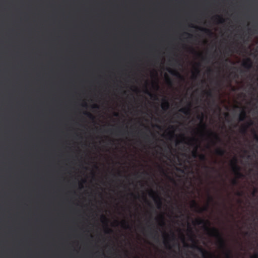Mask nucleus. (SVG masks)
<instances>
[{"instance_id": "nucleus-32", "label": "nucleus", "mask_w": 258, "mask_h": 258, "mask_svg": "<svg viewBox=\"0 0 258 258\" xmlns=\"http://www.w3.org/2000/svg\"><path fill=\"white\" fill-rule=\"evenodd\" d=\"M145 93L149 95H150L151 97L153 95L150 92V91L148 89H146Z\"/></svg>"}, {"instance_id": "nucleus-39", "label": "nucleus", "mask_w": 258, "mask_h": 258, "mask_svg": "<svg viewBox=\"0 0 258 258\" xmlns=\"http://www.w3.org/2000/svg\"><path fill=\"white\" fill-rule=\"evenodd\" d=\"M159 167L160 169L162 171V172L164 173V171L163 168L162 167L160 166H159Z\"/></svg>"}, {"instance_id": "nucleus-13", "label": "nucleus", "mask_w": 258, "mask_h": 258, "mask_svg": "<svg viewBox=\"0 0 258 258\" xmlns=\"http://www.w3.org/2000/svg\"><path fill=\"white\" fill-rule=\"evenodd\" d=\"M197 49H183V50H196ZM214 50H217V49H214ZM219 50H221L222 49H219ZM223 50H227V49H223ZM242 49H227L229 51L231 52H238V50H242ZM244 50H248V49H243ZM249 50H254V49H249ZM257 50V49H255ZM171 50H182V49H171Z\"/></svg>"}, {"instance_id": "nucleus-46", "label": "nucleus", "mask_w": 258, "mask_h": 258, "mask_svg": "<svg viewBox=\"0 0 258 258\" xmlns=\"http://www.w3.org/2000/svg\"><path fill=\"white\" fill-rule=\"evenodd\" d=\"M200 71L199 70V69H196V72H197V74H198L199 73Z\"/></svg>"}, {"instance_id": "nucleus-57", "label": "nucleus", "mask_w": 258, "mask_h": 258, "mask_svg": "<svg viewBox=\"0 0 258 258\" xmlns=\"http://www.w3.org/2000/svg\"><path fill=\"white\" fill-rule=\"evenodd\" d=\"M118 175L119 176H120V174L119 173H118Z\"/></svg>"}, {"instance_id": "nucleus-38", "label": "nucleus", "mask_w": 258, "mask_h": 258, "mask_svg": "<svg viewBox=\"0 0 258 258\" xmlns=\"http://www.w3.org/2000/svg\"><path fill=\"white\" fill-rule=\"evenodd\" d=\"M210 169H211L212 171H214V172L217 171V170L216 169V168H215V167H213L210 168Z\"/></svg>"}, {"instance_id": "nucleus-8", "label": "nucleus", "mask_w": 258, "mask_h": 258, "mask_svg": "<svg viewBox=\"0 0 258 258\" xmlns=\"http://www.w3.org/2000/svg\"><path fill=\"white\" fill-rule=\"evenodd\" d=\"M242 65L245 69L249 70L252 68V62L250 59L247 58L246 60L243 61Z\"/></svg>"}, {"instance_id": "nucleus-4", "label": "nucleus", "mask_w": 258, "mask_h": 258, "mask_svg": "<svg viewBox=\"0 0 258 258\" xmlns=\"http://www.w3.org/2000/svg\"><path fill=\"white\" fill-rule=\"evenodd\" d=\"M163 237H164V244L165 246L167 248L170 249L171 248L170 244V238H172V240H175V235L174 232H171V235H169L167 233L164 232L163 233Z\"/></svg>"}, {"instance_id": "nucleus-42", "label": "nucleus", "mask_w": 258, "mask_h": 258, "mask_svg": "<svg viewBox=\"0 0 258 258\" xmlns=\"http://www.w3.org/2000/svg\"><path fill=\"white\" fill-rule=\"evenodd\" d=\"M183 35H187V36H190V34L189 33H183Z\"/></svg>"}, {"instance_id": "nucleus-41", "label": "nucleus", "mask_w": 258, "mask_h": 258, "mask_svg": "<svg viewBox=\"0 0 258 258\" xmlns=\"http://www.w3.org/2000/svg\"><path fill=\"white\" fill-rule=\"evenodd\" d=\"M171 136H173L174 135V131H172V132L170 133L169 134Z\"/></svg>"}, {"instance_id": "nucleus-50", "label": "nucleus", "mask_w": 258, "mask_h": 258, "mask_svg": "<svg viewBox=\"0 0 258 258\" xmlns=\"http://www.w3.org/2000/svg\"><path fill=\"white\" fill-rule=\"evenodd\" d=\"M170 180H171L172 181H173V182H175V180H174V179L173 178H170Z\"/></svg>"}, {"instance_id": "nucleus-20", "label": "nucleus", "mask_w": 258, "mask_h": 258, "mask_svg": "<svg viewBox=\"0 0 258 258\" xmlns=\"http://www.w3.org/2000/svg\"><path fill=\"white\" fill-rule=\"evenodd\" d=\"M198 146L196 145L191 152V155L192 157L196 158L198 157L199 154L198 152Z\"/></svg>"}, {"instance_id": "nucleus-6", "label": "nucleus", "mask_w": 258, "mask_h": 258, "mask_svg": "<svg viewBox=\"0 0 258 258\" xmlns=\"http://www.w3.org/2000/svg\"><path fill=\"white\" fill-rule=\"evenodd\" d=\"M192 247L197 248L200 251H201L202 253V254H203V256L204 258H207V255H209L211 256H214L213 255H212V254L209 253L207 251L205 250L204 248H203L202 247H200V246H198V245H197L196 244L192 245Z\"/></svg>"}, {"instance_id": "nucleus-19", "label": "nucleus", "mask_w": 258, "mask_h": 258, "mask_svg": "<svg viewBox=\"0 0 258 258\" xmlns=\"http://www.w3.org/2000/svg\"><path fill=\"white\" fill-rule=\"evenodd\" d=\"M214 20H217L218 23H223L225 22V19L221 16L216 15L214 17Z\"/></svg>"}, {"instance_id": "nucleus-47", "label": "nucleus", "mask_w": 258, "mask_h": 258, "mask_svg": "<svg viewBox=\"0 0 258 258\" xmlns=\"http://www.w3.org/2000/svg\"><path fill=\"white\" fill-rule=\"evenodd\" d=\"M114 115L115 116H118V113H115L114 114Z\"/></svg>"}, {"instance_id": "nucleus-51", "label": "nucleus", "mask_w": 258, "mask_h": 258, "mask_svg": "<svg viewBox=\"0 0 258 258\" xmlns=\"http://www.w3.org/2000/svg\"><path fill=\"white\" fill-rule=\"evenodd\" d=\"M154 96L155 97V99L158 100V98H157V97L155 95H154Z\"/></svg>"}, {"instance_id": "nucleus-17", "label": "nucleus", "mask_w": 258, "mask_h": 258, "mask_svg": "<svg viewBox=\"0 0 258 258\" xmlns=\"http://www.w3.org/2000/svg\"><path fill=\"white\" fill-rule=\"evenodd\" d=\"M197 118H198V119H200L201 121V126L202 127V128H203L204 130H206L207 126H206V124L205 123H204L203 121V118H204L203 115H198L197 116Z\"/></svg>"}, {"instance_id": "nucleus-7", "label": "nucleus", "mask_w": 258, "mask_h": 258, "mask_svg": "<svg viewBox=\"0 0 258 258\" xmlns=\"http://www.w3.org/2000/svg\"><path fill=\"white\" fill-rule=\"evenodd\" d=\"M190 107H191V104L190 103H189V104L187 106L180 108L179 110V112L183 113V114H184L186 115H190V111H191Z\"/></svg>"}, {"instance_id": "nucleus-16", "label": "nucleus", "mask_w": 258, "mask_h": 258, "mask_svg": "<svg viewBox=\"0 0 258 258\" xmlns=\"http://www.w3.org/2000/svg\"><path fill=\"white\" fill-rule=\"evenodd\" d=\"M246 117H247L246 112H245V111L244 110H242L239 114V120L240 121H243L245 120Z\"/></svg>"}, {"instance_id": "nucleus-58", "label": "nucleus", "mask_w": 258, "mask_h": 258, "mask_svg": "<svg viewBox=\"0 0 258 258\" xmlns=\"http://www.w3.org/2000/svg\"><path fill=\"white\" fill-rule=\"evenodd\" d=\"M67 50H69L70 49H68Z\"/></svg>"}, {"instance_id": "nucleus-28", "label": "nucleus", "mask_w": 258, "mask_h": 258, "mask_svg": "<svg viewBox=\"0 0 258 258\" xmlns=\"http://www.w3.org/2000/svg\"><path fill=\"white\" fill-rule=\"evenodd\" d=\"M231 182L233 185H236L238 184V180L237 179H233L232 180Z\"/></svg>"}, {"instance_id": "nucleus-49", "label": "nucleus", "mask_w": 258, "mask_h": 258, "mask_svg": "<svg viewBox=\"0 0 258 258\" xmlns=\"http://www.w3.org/2000/svg\"><path fill=\"white\" fill-rule=\"evenodd\" d=\"M204 167L206 168V169H209L210 167L208 166H205Z\"/></svg>"}, {"instance_id": "nucleus-21", "label": "nucleus", "mask_w": 258, "mask_h": 258, "mask_svg": "<svg viewBox=\"0 0 258 258\" xmlns=\"http://www.w3.org/2000/svg\"><path fill=\"white\" fill-rule=\"evenodd\" d=\"M150 235L151 237L154 239H158V236H157V231L156 230H151L150 232Z\"/></svg>"}, {"instance_id": "nucleus-1", "label": "nucleus", "mask_w": 258, "mask_h": 258, "mask_svg": "<svg viewBox=\"0 0 258 258\" xmlns=\"http://www.w3.org/2000/svg\"><path fill=\"white\" fill-rule=\"evenodd\" d=\"M193 224L195 225H203L204 229L206 231V233L209 236L214 237L217 239V243L220 248L223 249H226V243L221 233L217 228L210 227L211 225L210 221L202 218H198L195 220Z\"/></svg>"}, {"instance_id": "nucleus-54", "label": "nucleus", "mask_w": 258, "mask_h": 258, "mask_svg": "<svg viewBox=\"0 0 258 258\" xmlns=\"http://www.w3.org/2000/svg\"><path fill=\"white\" fill-rule=\"evenodd\" d=\"M110 231H111V230H110V229H107V232H110Z\"/></svg>"}, {"instance_id": "nucleus-25", "label": "nucleus", "mask_w": 258, "mask_h": 258, "mask_svg": "<svg viewBox=\"0 0 258 258\" xmlns=\"http://www.w3.org/2000/svg\"><path fill=\"white\" fill-rule=\"evenodd\" d=\"M199 157L200 160L202 161H205L207 160V158L205 155L204 154H200L199 155Z\"/></svg>"}, {"instance_id": "nucleus-34", "label": "nucleus", "mask_w": 258, "mask_h": 258, "mask_svg": "<svg viewBox=\"0 0 258 258\" xmlns=\"http://www.w3.org/2000/svg\"><path fill=\"white\" fill-rule=\"evenodd\" d=\"M117 134H122V131L120 129L117 130L115 131Z\"/></svg>"}, {"instance_id": "nucleus-29", "label": "nucleus", "mask_w": 258, "mask_h": 258, "mask_svg": "<svg viewBox=\"0 0 258 258\" xmlns=\"http://www.w3.org/2000/svg\"><path fill=\"white\" fill-rule=\"evenodd\" d=\"M250 258H258V252L254 253L253 255L250 256Z\"/></svg>"}, {"instance_id": "nucleus-26", "label": "nucleus", "mask_w": 258, "mask_h": 258, "mask_svg": "<svg viewBox=\"0 0 258 258\" xmlns=\"http://www.w3.org/2000/svg\"><path fill=\"white\" fill-rule=\"evenodd\" d=\"M84 114H85V115H87L88 117H90V118H94V117H93V115H92L91 113H89V112H88L85 111V112H84Z\"/></svg>"}, {"instance_id": "nucleus-31", "label": "nucleus", "mask_w": 258, "mask_h": 258, "mask_svg": "<svg viewBox=\"0 0 258 258\" xmlns=\"http://www.w3.org/2000/svg\"><path fill=\"white\" fill-rule=\"evenodd\" d=\"M209 201L210 202H213L214 201V198L210 196V195L208 196Z\"/></svg>"}, {"instance_id": "nucleus-11", "label": "nucleus", "mask_w": 258, "mask_h": 258, "mask_svg": "<svg viewBox=\"0 0 258 258\" xmlns=\"http://www.w3.org/2000/svg\"><path fill=\"white\" fill-rule=\"evenodd\" d=\"M167 71H168L169 73H170L172 75L176 76V77L180 78L181 79L183 80V77L181 76V75L179 74V73H178L177 71H176L175 70H173L171 68H168L167 69Z\"/></svg>"}, {"instance_id": "nucleus-55", "label": "nucleus", "mask_w": 258, "mask_h": 258, "mask_svg": "<svg viewBox=\"0 0 258 258\" xmlns=\"http://www.w3.org/2000/svg\"><path fill=\"white\" fill-rule=\"evenodd\" d=\"M110 131H111V133H112V131H113V130H110Z\"/></svg>"}, {"instance_id": "nucleus-56", "label": "nucleus", "mask_w": 258, "mask_h": 258, "mask_svg": "<svg viewBox=\"0 0 258 258\" xmlns=\"http://www.w3.org/2000/svg\"><path fill=\"white\" fill-rule=\"evenodd\" d=\"M214 162H215V163H217V161H216V160H215V161H214Z\"/></svg>"}, {"instance_id": "nucleus-44", "label": "nucleus", "mask_w": 258, "mask_h": 258, "mask_svg": "<svg viewBox=\"0 0 258 258\" xmlns=\"http://www.w3.org/2000/svg\"><path fill=\"white\" fill-rule=\"evenodd\" d=\"M131 195L132 197H135V198H137V197L136 196V195H135L134 194L132 193V192L131 194Z\"/></svg>"}, {"instance_id": "nucleus-3", "label": "nucleus", "mask_w": 258, "mask_h": 258, "mask_svg": "<svg viewBox=\"0 0 258 258\" xmlns=\"http://www.w3.org/2000/svg\"><path fill=\"white\" fill-rule=\"evenodd\" d=\"M149 195L150 197L153 198L154 201L157 205V208L160 209L162 205V202L161 197L156 194V193L153 190L151 189L149 191Z\"/></svg>"}, {"instance_id": "nucleus-18", "label": "nucleus", "mask_w": 258, "mask_h": 258, "mask_svg": "<svg viewBox=\"0 0 258 258\" xmlns=\"http://www.w3.org/2000/svg\"><path fill=\"white\" fill-rule=\"evenodd\" d=\"M189 27H191V28H195L198 30H200L201 31H204L206 33H209L210 32V30L208 29H206V28H202V27H198V26H195L194 25H192V24H191L189 25Z\"/></svg>"}, {"instance_id": "nucleus-12", "label": "nucleus", "mask_w": 258, "mask_h": 258, "mask_svg": "<svg viewBox=\"0 0 258 258\" xmlns=\"http://www.w3.org/2000/svg\"><path fill=\"white\" fill-rule=\"evenodd\" d=\"M252 124V121L251 120H250L247 124H244V125H243L241 126V127L240 129V132L242 134H245L246 133V131H247V128L248 127V126Z\"/></svg>"}, {"instance_id": "nucleus-30", "label": "nucleus", "mask_w": 258, "mask_h": 258, "mask_svg": "<svg viewBox=\"0 0 258 258\" xmlns=\"http://www.w3.org/2000/svg\"><path fill=\"white\" fill-rule=\"evenodd\" d=\"M145 135V139L147 140L149 142L150 141L149 136L145 133H143Z\"/></svg>"}, {"instance_id": "nucleus-27", "label": "nucleus", "mask_w": 258, "mask_h": 258, "mask_svg": "<svg viewBox=\"0 0 258 258\" xmlns=\"http://www.w3.org/2000/svg\"><path fill=\"white\" fill-rule=\"evenodd\" d=\"M101 219L102 220V222H104L106 223L108 221V220H107V218L105 216H104V215H102Z\"/></svg>"}, {"instance_id": "nucleus-33", "label": "nucleus", "mask_w": 258, "mask_h": 258, "mask_svg": "<svg viewBox=\"0 0 258 258\" xmlns=\"http://www.w3.org/2000/svg\"><path fill=\"white\" fill-rule=\"evenodd\" d=\"M242 192L241 191H237L236 193V195L239 197H241L242 196Z\"/></svg>"}, {"instance_id": "nucleus-5", "label": "nucleus", "mask_w": 258, "mask_h": 258, "mask_svg": "<svg viewBox=\"0 0 258 258\" xmlns=\"http://www.w3.org/2000/svg\"><path fill=\"white\" fill-rule=\"evenodd\" d=\"M191 208L197 209L196 212L199 213H202L204 212L207 211L208 209V205L204 207H200L196 201L193 200L191 202Z\"/></svg>"}, {"instance_id": "nucleus-9", "label": "nucleus", "mask_w": 258, "mask_h": 258, "mask_svg": "<svg viewBox=\"0 0 258 258\" xmlns=\"http://www.w3.org/2000/svg\"><path fill=\"white\" fill-rule=\"evenodd\" d=\"M208 135L210 137H212L216 141L220 142H221V139L218 134L217 133L212 132L211 131H209L207 132Z\"/></svg>"}, {"instance_id": "nucleus-43", "label": "nucleus", "mask_w": 258, "mask_h": 258, "mask_svg": "<svg viewBox=\"0 0 258 258\" xmlns=\"http://www.w3.org/2000/svg\"><path fill=\"white\" fill-rule=\"evenodd\" d=\"M168 81L169 84H171V81L169 77H168Z\"/></svg>"}, {"instance_id": "nucleus-24", "label": "nucleus", "mask_w": 258, "mask_h": 258, "mask_svg": "<svg viewBox=\"0 0 258 258\" xmlns=\"http://www.w3.org/2000/svg\"><path fill=\"white\" fill-rule=\"evenodd\" d=\"M204 93L206 94L208 97H213V93L211 90L204 91Z\"/></svg>"}, {"instance_id": "nucleus-53", "label": "nucleus", "mask_w": 258, "mask_h": 258, "mask_svg": "<svg viewBox=\"0 0 258 258\" xmlns=\"http://www.w3.org/2000/svg\"><path fill=\"white\" fill-rule=\"evenodd\" d=\"M225 116H226V117H228V116H229V114H228V113H225Z\"/></svg>"}, {"instance_id": "nucleus-23", "label": "nucleus", "mask_w": 258, "mask_h": 258, "mask_svg": "<svg viewBox=\"0 0 258 258\" xmlns=\"http://www.w3.org/2000/svg\"><path fill=\"white\" fill-rule=\"evenodd\" d=\"M121 225H122V227L124 228H125V229H130V225H128V223L125 220H124L122 222Z\"/></svg>"}, {"instance_id": "nucleus-14", "label": "nucleus", "mask_w": 258, "mask_h": 258, "mask_svg": "<svg viewBox=\"0 0 258 258\" xmlns=\"http://www.w3.org/2000/svg\"><path fill=\"white\" fill-rule=\"evenodd\" d=\"M170 106L169 102L165 98H164L163 100V103L162 104L161 107L163 110L166 111L167 109H169Z\"/></svg>"}, {"instance_id": "nucleus-45", "label": "nucleus", "mask_w": 258, "mask_h": 258, "mask_svg": "<svg viewBox=\"0 0 258 258\" xmlns=\"http://www.w3.org/2000/svg\"><path fill=\"white\" fill-rule=\"evenodd\" d=\"M181 237H182L183 241H184V236L183 234H182Z\"/></svg>"}, {"instance_id": "nucleus-2", "label": "nucleus", "mask_w": 258, "mask_h": 258, "mask_svg": "<svg viewBox=\"0 0 258 258\" xmlns=\"http://www.w3.org/2000/svg\"><path fill=\"white\" fill-rule=\"evenodd\" d=\"M232 170L237 178H242L244 175L241 173L240 167L237 165V160L236 158H234L231 162Z\"/></svg>"}, {"instance_id": "nucleus-10", "label": "nucleus", "mask_w": 258, "mask_h": 258, "mask_svg": "<svg viewBox=\"0 0 258 258\" xmlns=\"http://www.w3.org/2000/svg\"><path fill=\"white\" fill-rule=\"evenodd\" d=\"M170 48H201L200 47H170ZM204 48H209L208 47H205ZM211 48H220V47H212ZM224 48H236V47H224ZM237 48H245V47H237ZM246 48H252L250 47H248ZM256 48H258L256 47Z\"/></svg>"}, {"instance_id": "nucleus-35", "label": "nucleus", "mask_w": 258, "mask_h": 258, "mask_svg": "<svg viewBox=\"0 0 258 258\" xmlns=\"http://www.w3.org/2000/svg\"><path fill=\"white\" fill-rule=\"evenodd\" d=\"M226 255L227 258H230L229 251H228V252L226 253Z\"/></svg>"}, {"instance_id": "nucleus-52", "label": "nucleus", "mask_w": 258, "mask_h": 258, "mask_svg": "<svg viewBox=\"0 0 258 258\" xmlns=\"http://www.w3.org/2000/svg\"><path fill=\"white\" fill-rule=\"evenodd\" d=\"M156 87H157V88H159V86H158V84L157 83H156Z\"/></svg>"}, {"instance_id": "nucleus-36", "label": "nucleus", "mask_w": 258, "mask_h": 258, "mask_svg": "<svg viewBox=\"0 0 258 258\" xmlns=\"http://www.w3.org/2000/svg\"><path fill=\"white\" fill-rule=\"evenodd\" d=\"M254 138L258 142V135L256 134H254Z\"/></svg>"}, {"instance_id": "nucleus-37", "label": "nucleus", "mask_w": 258, "mask_h": 258, "mask_svg": "<svg viewBox=\"0 0 258 258\" xmlns=\"http://www.w3.org/2000/svg\"><path fill=\"white\" fill-rule=\"evenodd\" d=\"M256 192H257V189H256V188H254V190H253V192H252V195H253V196H255V194H256Z\"/></svg>"}, {"instance_id": "nucleus-40", "label": "nucleus", "mask_w": 258, "mask_h": 258, "mask_svg": "<svg viewBox=\"0 0 258 258\" xmlns=\"http://www.w3.org/2000/svg\"><path fill=\"white\" fill-rule=\"evenodd\" d=\"M182 140H181V142H184V140L185 139V137L183 135H182Z\"/></svg>"}, {"instance_id": "nucleus-15", "label": "nucleus", "mask_w": 258, "mask_h": 258, "mask_svg": "<svg viewBox=\"0 0 258 258\" xmlns=\"http://www.w3.org/2000/svg\"><path fill=\"white\" fill-rule=\"evenodd\" d=\"M226 153L225 150L221 148H218L215 150V153L216 155L220 156H223L225 155Z\"/></svg>"}, {"instance_id": "nucleus-22", "label": "nucleus", "mask_w": 258, "mask_h": 258, "mask_svg": "<svg viewBox=\"0 0 258 258\" xmlns=\"http://www.w3.org/2000/svg\"><path fill=\"white\" fill-rule=\"evenodd\" d=\"M158 218L161 220V222L159 223V225L162 227H164L165 225V223L164 221V218L163 215H160L158 217Z\"/></svg>"}, {"instance_id": "nucleus-48", "label": "nucleus", "mask_w": 258, "mask_h": 258, "mask_svg": "<svg viewBox=\"0 0 258 258\" xmlns=\"http://www.w3.org/2000/svg\"><path fill=\"white\" fill-rule=\"evenodd\" d=\"M217 85L219 87L221 86V84L219 82H217Z\"/></svg>"}]
</instances>
